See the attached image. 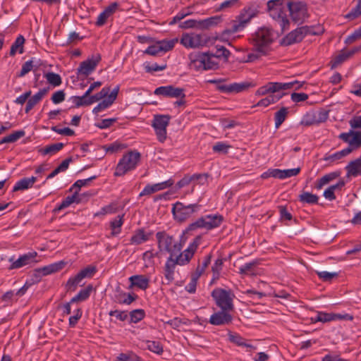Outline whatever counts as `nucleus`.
Listing matches in <instances>:
<instances>
[{
	"label": "nucleus",
	"mask_w": 361,
	"mask_h": 361,
	"mask_svg": "<svg viewBox=\"0 0 361 361\" xmlns=\"http://www.w3.org/2000/svg\"><path fill=\"white\" fill-rule=\"evenodd\" d=\"M200 244V238L196 237L191 241L188 247L176 257H169L165 264L164 274L169 283L173 280L176 265L183 266L188 264L194 256Z\"/></svg>",
	"instance_id": "nucleus-1"
},
{
	"label": "nucleus",
	"mask_w": 361,
	"mask_h": 361,
	"mask_svg": "<svg viewBox=\"0 0 361 361\" xmlns=\"http://www.w3.org/2000/svg\"><path fill=\"white\" fill-rule=\"evenodd\" d=\"M274 40L273 30L263 27L257 30L252 37V42L257 53H251L247 56V61H253L261 55L267 54L270 49V44Z\"/></svg>",
	"instance_id": "nucleus-2"
},
{
	"label": "nucleus",
	"mask_w": 361,
	"mask_h": 361,
	"mask_svg": "<svg viewBox=\"0 0 361 361\" xmlns=\"http://www.w3.org/2000/svg\"><path fill=\"white\" fill-rule=\"evenodd\" d=\"M270 16L280 25L281 30L285 31L289 28V20L287 18V12L289 8V2L285 0H270L267 3Z\"/></svg>",
	"instance_id": "nucleus-3"
},
{
	"label": "nucleus",
	"mask_w": 361,
	"mask_h": 361,
	"mask_svg": "<svg viewBox=\"0 0 361 361\" xmlns=\"http://www.w3.org/2000/svg\"><path fill=\"white\" fill-rule=\"evenodd\" d=\"M304 82L293 80L288 82H268L260 87L256 91V95L263 96L269 93H279L281 91L288 90H299L304 85Z\"/></svg>",
	"instance_id": "nucleus-4"
},
{
	"label": "nucleus",
	"mask_w": 361,
	"mask_h": 361,
	"mask_svg": "<svg viewBox=\"0 0 361 361\" xmlns=\"http://www.w3.org/2000/svg\"><path fill=\"white\" fill-rule=\"evenodd\" d=\"M254 16L255 13L251 10L246 11L240 14L236 20L232 21L228 27L222 32L220 36L221 39L223 41L228 40L231 35L242 31Z\"/></svg>",
	"instance_id": "nucleus-5"
},
{
	"label": "nucleus",
	"mask_w": 361,
	"mask_h": 361,
	"mask_svg": "<svg viewBox=\"0 0 361 361\" xmlns=\"http://www.w3.org/2000/svg\"><path fill=\"white\" fill-rule=\"evenodd\" d=\"M140 159V154L131 151L125 154L119 160L115 169L114 176H122L128 171L134 170Z\"/></svg>",
	"instance_id": "nucleus-6"
},
{
	"label": "nucleus",
	"mask_w": 361,
	"mask_h": 361,
	"mask_svg": "<svg viewBox=\"0 0 361 361\" xmlns=\"http://www.w3.org/2000/svg\"><path fill=\"white\" fill-rule=\"evenodd\" d=\"M156 238L159 250L170 253V257L177 256L183 247L180 243L175 242L173 237L165 232H158L156 234Z\"/></svg>",
	"instance_id": "nucleus-7"
},
{
	"label": "nucleus",
	"mask_w": 361,
	"mask_h": 361,
	"mask_svg": "<svg viewBox=\"0 0 361 361\" xmlns=\"http://www.w3.org/2000/svg\"><path fill=\"white\" fill-rule=\"evenodd\" d=\"M212 295L216 305L221 310L232 311L234 309L233 299L235 295L231 290L216 288L212 291Z\"/></svg>",
	"instance_id": "nucleus-8"
},
{
	"label": "nucleus",
	"mask_w": 361,
	"mask_h": 361,
	"mask_svg": "<svg viewBox=\"0 0 361 361\" xmlns=\"http://www.w3.org/2000/svg\"><path fill=\"white\" fill-rule=\"evenodd\" d=\"M209 39L202 34L195 32L183 33L180 43L186 49H200L207 45Z\"/></svg>",
	"instance_id": "nucleus-9"
},
{
	"label": "nucleus",
	"mask_w": 361,
	"mask_h": 361,
	"mask_svg": "<svg viewBox=\"0 0 361 361\" xmlns=\"http://www.w3.org/2000/svg\"><path fill=\"white\" fill-rule=\"evenodd\" d=\"M171 116L169 115L157 114L154 116L152 126L153 127L157 140L164 142L166 139V128L169 124Z\"/></svg>",
	"instance_id": "nucleus-10"
},
{
	"label": "nucleus",
	"mask_w": 361,
	"mask_h": 361,
	"mask_svg": "<svg viewBox=\"0 0 361 361\" xmlns=\"http://www.w3.org/2000/svg\"><path fill=\"white\" fill-rule=\"evenodd\" d=\"M198 209L197 204L184 205L183 203L177 202L173 205L172 212L176 219L183 221L191 217Z\"/></svg>",
	"instance_id": "nucleus-11"
},
{
	"label": "nucleus",
	"mask_w": 361,
	"mask_h": 361,
	"mask_svg": "<svg viewBox=\"0 0 361 361\" xmlns=\"http://www.w3.org/2000/svg\"><path fill=\"white\" fill-rule=\"evenodd\" d=\"M178 42V38L158 41L148 47L144 51V53L151 56H157L161 53H165L171 50Z\"/></svg>",
	"instance_id": "nucleus-12"
},
{
	"label": "nucleus",
	"mask_w": 361,
	"mask_h": 361,
	"mask_svg": "<svg viewBox=\"0 0 361 361\" xmlns=\"http://www.w3.org/2000/svg\"><path fill=\"white\" fill-rule=\"evenodd\" d=\"M94 267H87L79 271L75 276L69 278L66 283V288L69 291H75L85 278H91L95 273Z\"/></svg>",
	"instance_id": "nucleus-13"
},
{
	"label": "nucleus",
	"mask_w": 361,
	"mask_h": 361,
	"mask_svg": "<svg viewBox=\"0 0 361 361\" xmlns=\"http://www.w3.org/2000/svg\"><path fill=\"white\" fill-rule=\"evenodd\" d=\"M101 58L99 55L92 56L87 60L81 62L77 68V75L79 78L87 77L93 73L97 66Z\"/></svg>",
	"instance_id": "nucleus-14"
},
{
	"label": "nucleus",
	"mask_w": 361,
	"mask_h": 361,
	"mask_svg": "<svg viewBox=\"0 0 361 361\" xmlns=\"http://www.w3.org/2000/svg\"><path fill=\"white\" fill-rule=\"evenodd\" d=\"M223 216L219 214L206 215L196 221L194 225L196 227L210 230L221 225Z\"/></svg>",
	"instance_id": "nucleus-15"
},
{
	"label": "nucleus",
	"mask_w": 361,
	"mask_h": 361,
	"mask_svg": "<svg viewBox=\"0 0 361 361\" xmlns=\"http://www.w3.org/2000/svg\"><path fill=\"white\" fill-rule=\"evenodd\" d=\"M288 11L293 21L300 23L307 17L306 6L301 2H289Z\"/></svg>",
	"instance_id": "nucleus-16"
},
{
	"label": "nucleus",
	"mask_w": 361,
	"mask_h": 361,
	"mask_svg": "<svg viewBox=\"0 0 361 361\" xmlns=\"http://www.w3.org/2000/svg\"><path fill=\"white\" fill-rule=\"evenodd\" d=\"M338 137L345 143L348 144V147L357 149L361 146V132L350 130L347 133H342Z\"/></svg>",
	"instance_id": "nucleus-17"
},
{
	"label": "nucleus",
	"mask_w": 361,
	"mask_h": 361,
	"mask_svg": "<svg viewBox=\"0 0 361 361\" xmlns=\"http://www.w3.org/2000/svg\"><path fill=\"white\" fill-rule=\"evenodd\" d=\"M37 256V253L36 252H30L23 255H20L17 259L14 260V259L10 258L9 262H11V264L9 267L10 269H19L24 266L30 264L32 262H37L35 260L36 257Z\"/></svg>",
	"instance_id": "nucleus-18"
},
{
	"label": "nucleus",
	"mask_w": 361,
	"mask_h": 361,
	"mask_svg": "<svg viewBox=\"0 0 361 361\" xmlns=\"http://www.w3.org/2000/svg\"><path fill=\"white\" fill-rule=\"evenodd\" d=\"M231 310H221L211 315L209 323L215 326H223L229 324L233 320L232 315L229 313Z\"/></svg>",
	"instance_id": "nucleus-19"
},
{
	"label": "nucleus",
	"mask_w": 361,
	"mask_h": 361,
	"mask_svg": "<svg viewBox=\"0 0 361 361\" xmlns=\"http://www.w3.org/2000/svg\"><path fill=\"white\" fill-rule=\"evenodd\" d=\"M154 94L166 97H185L183 89L175 87L172 85L161 86L155 89Z\"/></svg>",
	"instance_id": "nucleus-20"
},
{
	"label": "nucleus",
	"mask_w": 361,
	"mask_h": 361,
	"mask_svg": "<svg viewBox=\"0 0 361 361\" xmlns=\"http://www.w3.org/2000/svg\"><path fill=\"white\" fill-rule=\"evenodd\" d=\"M118 92L119 86L116 85L110 92V94H108L104 99H103L93 109V113L98 114L111 106L114 101L116 99Z\"/></svg>",
	"instance_id": "nucleus-21"
},
{
	"label": "nucleus",
	"mask_w": 361,
	"mask_h": 361,
	"mask_svg": "<svg viewBox=\"0 0 361 361\" xmlns=\"http://www.w3.org/2000/svg\"><path fill=\"white\" fill-rule=\"evenodd\" d=\"M118 92L119 86L116 85L110 92V94H108L104 99H103L93 109V113L98 114L111 106L114 101L116 99Z\"/></svg>",
	"instance_id": "nucleus-22"
},
{
	"label": "nucleus",
	"mask_w": 361,
	"mask_h": 361,
	"mask_svg": "<svg viewBox=\"0 0 361 361\" xmlns=\"http://www.w3.org/2000/svg\"><path fill=\"white\" fill-rule=\"evenodd\" d=\"M307 32L308 29L307 27H298L287 35L283 39V42L287 45L299 42L302 40Z\"/></svg>",
	"instance_id": "nucleus-23"
},
{
	"label": "nucleus",
	"mask_w": 361,
	"mask_h": 361,
	"mask_svg": "<svg viewBox=\"0 0 361 361\" xmlns=\"http://www.w3.org/2000/svg\"><path fill=\"white\" fill-rule=\"evenodd\" d=\"M173 181L171 180H168L164 182L155 183V184H148L147 185L142 192L140 194V196L144 195H150L159 191L165 190L168 188H170L173 185Z\"/></svg>",
	"instance_id": "nucleus-24"
},
{
	"label": "nucleus",
	"mask_w": 361,
	"mask_h": 361,
	"mask_svg": "<svg viewBox=\"0 0 361 361\" xmlns=\"http://www.w3.org/2000/svg\"><path fill=\"white\" fill-rule=\"evenodd\" d=\"M128 280L130 281L129 288L136 287L145 290L149 286L150 278L145 275L137 274L131 276Z\"/></svg>",
	"instance_id": "nucleus-25"
},
{
	"label": "nucleus",
	"mask_w": 361,
	"mask_h": 361,
	"mask_svg": "<svg viewBox=\"0 0 361 361\" xmlns=\"http://www.w3.org/2000/svg\"><path fill=\"white\" fill-rule=\"evenodd\" d=\"M119 4L117 2L111 3L98 16L96 25L102 26L106 20L118 9Z\"/></svg>",
	"instance_id": "nucleus-26"
},
{
	"label": "nucleus",
	"mask_w": 361,
	"mask_h": 361,
	"mask_svg": "<svg viewBox=\"0 0 361 361\" xmlns=\"http://www.w3.org/2000/svg\"><path fill=\"white\" fill-rule=\"evenodd\" d=\"M189 63L190 69L196 71H204L203 53L193 52L188 55Z\"/></svg>",
	"instance_id": "nucleus-27"
},
{
	"label": "nucleus",
	"mask_w": 361,
	"mask_h": 361,
	"mask_svg": "<svg viewBox=\"0 0 361 361\" xmlns=\"http://www.w3.org/2000/svg\"><path fill=\"white\" fill-rule=\"evenodd\" d=\"M66 264L63 260L50 264L37 269V271L44 276L51 274L61 270Z\"/></svg>",
	"instance_id": "nucleus-28"
},
{
	"label": "nucleus",
	"mask_w": 361,
	"mask_h": 361,
	"mask_svg": "<svg viewBox=\"0 0 361 361\" xmlns=\"http://www.w3.org/2000/svg\"><path fill=\"white\" fill-rule=\"evenodd\" d=\"M37 180V178L32 176L19 180L13 186V191L25 190L31 188Z\"/></svg>",
	"instance_id": "nucleus-29"
},
{
	"label": "nucleus",
	"mask_w": 361,
	"mask_h": 361,
	"mask_svg": "<svg viewBox=\"0 0 361 361\" xmlns=\"http://www.w3.org/2000/svg\"><path fill=\"white\" fill-rule=\"evenodd\" d=\"M258 262L257 261L250 262L242 265L239 268L240 274L255 276L259 274V269L257 267Z\"/></svg>",
	"instance_id": "nucleus-30"
},
{
	"label": "nucleus",
	"mask_w": 361,
	"mask_h": 361,
	"mask_svg": "<svg viewBox=\"0 0 361 361\" xmlns=\"http://www.w3.org/2000/svg\"><path fill=\"white\" fill-rule=\"evenodd\" d=\"M344 185V180H341L336 184L329 186L324 191V197L328 200H334L336 199L335 192L340 191Z\"/></svg>",
	"instance_id": "nucleus-31"
},
{
	"label": "nucleus",
	"mask_w": 361,
	"mask_h": 361,
	"mask_svg": "<svg viewBox=\"0 0 361 361\" xmlns=\"http://www.w3.org/2000/svg\"><path fill=\"white\" fill-rule=\"evenodd\" d=\"M348 176H357L361 175V158L350 161L345 167Z\"/></svg>",
	"instance_id": "nucleus-32"
},
{
	"label": "nucleus",
	"mask_w": 361,
	"mask_h": 361,
	"mask_svg": "<svg viewBox=\"0 0 361 361\" xmlns=\"http://www.w3.org/2000/svg\"><path fill=\"white\" fill-rule=\"evenodd\" d=\"M204 71L214 70L219 66V63L214 54L203 53Z\"/></svg>",
	"instance_id": "nucleus-33"
},
{
	"label": "nucleus",
	"mask_w": 361,
	"mask_h": 361,
	"mask_svg": "<svg viewBox=\"0 0 361 361\" xmlns=\"http://www.w3.org/2000/svg\"><path fill=\"white\" fill-rule=\"evenodd\" d=\"M150 233L145 232L142 229L137 230L130 238V243L132 245H140L149 238Z\"/></svg>",
	"instance_id": "nucleus-34"
},
{
	"label": "nucleus",
	"mask_w": 361,
	"mask_h": 361,
	"mask_svg": "<svg viewBox=\"0 0 361 361\" xmlns=\"http://www.w3.org/2000/svg\"><path fill=\"white\" fill-rule=\"evenodd\" d=\"M228 339L231 342L235 343L239 346H244L247 348V351L251 352L256 349L253 345L246 343L245 340L240 336L238 334H233L231 332L228 333Z\"/></svg>",
	"instance_id": "nucleus-35"
},
{
	"label": "nucleus",
	"mask_w": 361,
	"mask_h": 361,
	"mask_svg": "<svg viewBox=\"0 0 361 361\" xmlns=\"http://www.w3.org/2000/svg\"><path fill=\"white\" fill-rule=\"evenodd\" d=\"M192 180H197L199 184L204 185L207 183V175L206 173L194 174L192 176L181 180L178 183V185L180 187H183V185L188 184Z\"/></svg>",
	"instance_id": "nucleus-36"
},
{
	"label": "nucleus",
	"mask_w": 361,
	"mask_h": 361,
	"mask_svg": "<svg viewBox=\"0 0 361 361\" xmlns=\"http://www.w3.org/2000/svg\"><path fill=\"white\" fill-rule=\"evenodd\" d=\"M25 38L23 35H19L13 43L10 50V55L14 56L18 53L20 54L24 52Z\"/></svg>",
	"instance_id": "nucleus-37"
},
{
	"label": "nucleus",
	"mask_w": 361,
	"mask_h": 361,
	"mask_svg": "<svg viewBox=\"0 0 361 361\" xmlns=\"http://www.w3.org/2000/svg\"><path fill=\"white\" fill-rule=\"evenodd\" d=\"M352 152V148L350 147H346L341 151L336 152L332 154H329L328 156H326L324 158L325 161H338L345 156L348 155Z\"/></svg>",
	"instance_id": "nucleus-38"
},
{
	"label": "nucleus",
	"mask_w": 361,
	"mask_h": 361,
	"mask_svg": "<svg viewBox=\"0 0 361 361\" xmlns=\"http://www.w3.org/2000/svg\"><path fill=\"white\" fill-rule=\"evenodd\" d=\"M274 94L275 93L268 94L269 95L267 97H266L264 99H262L257 102V106L264 107L268 106L269 105L278 102L283 96V94L279 95Z\"/></svg>",
	"instance_id": "nucleus-39"
},
{
	"label": "nucleus",
	"mask_w": 361,
	"mask_h": 361,
	"mask_svg": "<svg viewBox=\"0 0 361 361\" xmlns=\"http://www.w3.org/2000/svg\"><path fill=\"white\" fill-rule=\"evenodd\" d=\"M338 173L336 172L330 173L322 176L320 179L317 181L316 188L317 190H321L324 185L329 183L331 181L334 180L338 176Z\"/></svg>",
	"instance_id": "nucleus-40"
},
{
	"label": "nucleus",
	"mask_w": 361,
	"mask_h": 361,
	"mask_svg": "<svg viewBox=\"0 0 361 361\" xmlns=\"http://www.w3.org/2000/svg\"><path fill=\"white\" fill-rule=\"evenodd\" d=\"M79 202L80 200L78 198V191H75L73 195L66 197V199L55 209V211H61L69 207L71 204Z\"/></svg>",
	"instance_id": "nucleus-41"
},
{
	"label": "nucleus",
	"mask_w": 361,
	"mask_h": 361,
	"mask_svg": "<svg viewBox=\"0 0 361 361\" xmlns=\"http://www.w3.org/2000/svg\"><path fill=\"white\" fill-rule=\"evenodd\" d=\"M72 103L77 107L82 106H89L91 104L90 102L89 94H86V92L82 96H74L71 98Z\"/></svg>",
	"instance_id": "nucleus-42"
},
{
	"label": "nucleus",
	"mask_w": 361,
	"mask_h": 361,
	"mask_svg": "<svg viewBox=\"0 0 361 361\" xmlns=\"http://www.w3.org/2000/svg\"><path fill=\"white\" fill-rule=\"evenodd\" d=\"M92 290L91 285L86 287L85 289L81 290L75 297L71 300V302H75L79 301H83L87 299Z\"/></svg>",
	"instance_id": "nucleus-43"
},
{
	"label": "nucleus",
	"mask_w": 361,
	"mask_h": 361,
	"mask_svg": "<svg viewBox=\"0 0 361 361\" xmlns=\"http://www.w3.org/2000/svg\"><path fill=\"white\" fill-rule=\"evenodd\" d=\"M288 115V109L286 107L281 108L280 110L275 113V127L278 128L286 120Z\"/></svg>",
	"instance_id": "nucleus-44"
},
{
	"label": "nucleus",
	"mask_w": 361,
	"mask_h": 361,
	"mask_svg": "<svg viewBox=\"0 0 361 361\" xmlns=\"http://www.w3.org/2000/svg\"><path fill=\"white\" fill-rule=\"evenodd\" d=\"M24 135L25 132L23 130L16 131L2 138L0 140V144L14 142Z\"/></svg>",
	"instance_id": "nucleus-45"
},
{
	"label": "nucleus",
	"mask_w": 361,
	"mask_h": 361,
	"mask_svg": "<svg viewBox=\"0 0 361 361\" xmlns=\"http://www.w3.org/2000/svg\"><path fill=\"white\" fill-rule=\"evenodd\" d=\"M44 76L47 82L54 87L59 86L62 82L61 76L57 73L49 72L45 73Z\"/></svg>",
	"instance_id": "nucleus-46"
},
{
	"label": "nucleus",
	"mask_w": 361,
	"mask_h": 361,
	"mask_svg": "<svg viewBox=\"0 0 361 361\" xmlns=\"http://www.w3.org/2000/svg\"><path fill=\"white\" fill-rule=\"evenodd\" d=\"M123 224V216H116L111 222V235H116L121 232V226Z\"/></svg>",
	"instance_id": "nucleus-47"
},
{
	"label": "nucleus",
	"mask_w": 361,
	"mask_h": 361,
	"mask_svg": "<svg viewBox=\"0 0 361 361\" xmlns=\"http://www.w3.org/2000/svg\"><path fill=\"white\" fill-rule=\"evenodd\" d=\"M318 197L312 193L305 192L300 195L299 200L300 202L307 204H314L318 202Z\"/></svg>",
	"instance_id": "nucleus-48"
},
{
	"label": "nucleus",
	"mask_w": 361,
	"mask_h": 361,
	"mask_svg": "<svg viewBox=\"0 0 361 361\" xmlns=\"http://www.w3.org/2000/svg\"><path fill=\"white\" fill-rule=\"evenodd\" d=\"M109 91H110L109 87H104L102 89V90L99 92H98L94 95L90 94L89 98H90V102H91V104L94 102H99V100L106 97L109 94Z\"/></svg>",
	"instance_id": "nucleus-49"
},
{
	"label": "nucleus",
	"mask_w": 361,
	"mask_h": 361,
	"mask_svg": "<svg viewBox=\"0 0 361 361\" xmlns=\"http://www.w3.org/2000/svg\"><path fill=\"white\" fill-rule=\"evenodd\" d=\"M300 124L305 126L317 125L314 112H307L302 118Z\"/></svg>",
	"instance_id": "nucleus-50"
},
{
	"label": "nucleus",
	"mask_w": 361,
	"mask_h": 361,
	"mask_svg": "<svg viewBox=\"0 0 361 361\" xmlns=\"http://www.w3.org/2000/svg\"><path fill=\"white\" fill-rule=\"evenodd\" d=\"M356 50H352V51H343L341 53H340L338 56H336L334 61V65L333 66H336L337 65L341 63L344 61H345L348 58L351 56Z\"/></svg>",
	"instance_id": "nucleus-51"
},
{
	"label": "nucleus",
	"mask_w": 361,
	"mask_h": 361,
	"mask_svg": "<svg viewBox=\"0 0 361 361\" xmlns=\"http://www.w3.org/2000/svg\"><path fill=\"white\" fill-rule=\"evenodd\" d=\"M220 18L219 17L214 16L208 18L204 20H200V29H207L210 27L211 26L215 25L218 24L219 22Z\"/></svg>",
	"instance_id": "nucleus-52"
},
{
	"label": "nucleus",
	"mask_w": 361,
	"mask_h": 361,
	"mask_svg": "<svg viewBox=\"0 0 361 361\" xmlns=\"http://www.w3.org/2000/svg\"><path fill=\"white\" fill-rule=\"evenodd\" d=\"M262 178L273 177L275 178L283 179L282 170L279 169H270L262 174Z\"/></svg>",
	"instance_id": "nucleus-53"
},
{
	"label": "nucleus",
	"mask_w": 361,
	"mask_h": 361,
	"mask_svg": "<svg viewBox=\"0 0 361 361\" xmlns=\"http://www.w3.org/2000/svg\"><path fill=\"white\" fill-rule=\"evenodd\" d=\"M248 87L246 83H231L228 85V93H238Z\"/></svg>",
	"instance_id": "nucleus-54"
},
{
	"label": "nucleus",
	"mask_w": 361,
	"mask_h": 361,
	"mask_svg": "<svg viewBox=\"0 0 361 361\" xmlns=\"http://www.w3.org/2000/svg\"><path fill=\"white\" fill-rule=\"evenodd\" d=\"M144 68L145 71L148 73L164 71L166 68V63H164L161 65H158L157 63H144Z\"/></svg>",
	"instance_id": "nucleus-55"
},
{
	"label": "nucleus",
	"mask_w": 361,
	"mask_h": 361,
	"mask_svg": "<svg viewBox=\"0 0 361 361\" xmlns=\"http://www.w3.org/2000/svg\"><path fill=\"white\" fill-rule=\"evenodd\" d=\"M210 262H211V256L210 255L206 256L204 257L202 263L197 266L194 275L199 278L204 272L205 269H207L208 265L210 264Z\"/></svg>",
	"instance_id": "nucleus-56"
},
{
	"label": "nucleus",
	"mask_w": 361,
	"mask_h": 361,
	"mask_svg": "<svg viewBox=\"0 0 361 361\" xmlns=\"http://www.w3.org/2000/svg\"><path fill=\"white\" fill-rule=\"evenodd\" d=\"M116 361H141L140 358L132 352L121 353L116 357Z\"/></svg>",
	"instance_id": "nucleus-57"
},
{
	"label": "nucleus",
	"mask_w": 361,
	"mask_h": 361,
	"mask_svg": "<svg viewBox=\"0 0 361 361\" xmlns=\"http://www.w3.org/2000/svg\"><path fill=\"white\" fill-rule=\"evenodd\" d=\"M145 311L142 309L135 310L130 313V322L137 323L145 317Z\"/></svg>",
	"instance_id": "nucleus-58"
},
{
	"label": "nucleus",
	"mask_w": 361,
	"mask_h": 361,
	"mask_svg": "<svg viewBox=\"0 0 361 361\" xmlns=\"http://www.w3.org/2000/svg\"><path fill=\"white\" fill-rule=\"evenodd\" d=\"M63 147V143H56L49 146H47L42 151L43 154H54L56 152H59Z\"/></svg>",
	"instance_id": "nucleus-59"
},
{
	"label": "nucleus",
	"mask_w": 361,
	"mask_h": 361,
	"mask_svg": "<svg viewBox=\"0 0 361 361\" xmlns=\"http://www.w3.org/2000/svg\"><path fill=\"white\" fill-rule=\"evenodd\" d=\"M126 146L118 142H113L109 145H105L104 147L107 153H115L124 149Z\"/></svg>",
	"instance_id": "nucleus-60"
},
{
	"label": "nucleus",
	"mask_w": 361,
	"mask_h": 361,
	"mask_svg": "<svg viewBox=\"0 0 361 361\" xmlns=\"http://www.w3.org/2000/svg\"><path fill=\"white\" fill-rule=\"evenodd\" d=\"M146 347L148 350L157 354H160L163 352L162 346L157 341H147L146 342Z\"/></svg>",
	"instance_id": "nucleus-61"
},
{
	"label": "nucleus",
	"mask_w": 361,
	"mask_h": 361,
	"mask_svg": "<svg viewBox=\"0 0 361 361\" xmlns=\"http://www.w3.org/2000/svg\"><path fill=\"white\" fill-rule=\"evenodd\" d=\"M316 322L323 323L330 322L334 321L333 313H327L324 312H318L315 317Z\"/></svg>",
	"instance_id": "nucleus-62"
},
{
	"label": "nucleus",
	"mask_w": 361,
	"mask_h": 361,
	"mask_svg": "<svg viewBox=\"0 0 361 361\" xmlns=\"http://www.w3.org/2000/svg\"><path fill=\"white\" fill-rule=\"evenodd\" d=\"M200 20L190 19L187 20L179 25L181 29L198 28L200 29Z\"/></svg>",
	"instance_id": "nucleus-63"
},
{
	"label": "nucleus",
	"mask_w": 361,
	"mask_h": 361,
	"mask_svg": "<svg viewBox=\"0 0 361 361\" xmlns=\"http://www.w3.org/2000/svg\"><path fill=\"white\" fill-rule=\"evenodd\" d=\"M36 62L35 59L26 61L22 66L21 71L18 74L19 77H23L30 71H32L35 66L34 63Z\"/></svg>",
	"instance_id": "nucleus-64"
}]
</instances>
